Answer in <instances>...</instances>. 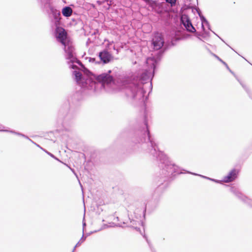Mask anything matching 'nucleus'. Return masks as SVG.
<instances>
[{
	"mask_svg": "<svg viewBox=\"0 0 252 252\" xmlns=\"http://www.w3.org/2000/svg\"><path fill=\"white\" fill-rule=\"evenodd\" d=\"M163 53V52L159 51L155 55L147 58L146 63L149 68L145 69L139 76L114 78L110 74L112 72L111 70L98 75L94 74L83 75L79 71L75 70L73 74L82 91H88L89 94L98 92L104 89L105 85L114 89H126V94L132 99L133 104L144 110L142 122L135 126L129 132L131 135V141L135 144H141L143 149L147 148L145 149L147 152L156 158L160 176H176L182 173L181 170L159 150L157 144L150 134L146 107L148 97L145 96L146 91L143 88L144 84L150 81V87L152 88L151 81Z\"/></svg>",
	"mask_w": 252,
	"mask_h": 252,
	"instance_id": "1",
	"label": "nucleus"
},
{
	"mask_svg": "<svg viewBox=\"0 0 252 252\" xmlns=\"http://www.w3.org/2000/svg\"><path fill=\"white\" fill-rule=\"evenodd\" d=\"M54 35L57 40L64 46V50L66 53V59L68 61L67 63L70 68L76 69L77 66L74 63L79 65H82V63L76 57L74 52V48L68 39L67 34L65 29L60 25L56 26Z\"/></svg>",
	"mask_w": 252,
	"mask_h": 252,
	"instance_id": "2",
	"label": "nucleus"
},
{
	"mask_svg": "<svg viewBox=\"0 0 252 252\" xmlns=\"http://www.w3.org/2000/svg\"><path fill=\"white\" fill-rule=\"evenodd\" d=\"M82 97L81 94L78 92H76L68 101L65 102L60 108L59 111V119L60 120L61 124L66 129V126L68 124V121L73 118L71 113L69 112L70 107V102L72 103H75L81 100Z\"/></svg>",
	"mask_w": 252,
	"mask_h": 252,
	"instance_id": "3",
	"label": "nucleus"
},
{
	"mask_svg": "<svg viewBox=\"0 0 252 252\" xmlns=\"http://www.w3.org/2000/svg\"><path fill=\"white\" fill-rule=\"evenodd\" d=\"M164 40L161 33L158 32L155 33L153 38L152 40V44L153 46L154 49L158 50L156 54L159 51H162L164 53L167 48L163 49H161L163 46ZM164 53H163V54Z\"/></svg>",
	"mask_w": 252,
	"mask_h": 252,
	"instance_id": "4",
	"label": "nucleus"
},
{
	"mask_svg": "<svg viewBox=\"0 0 252 252\" xmlns=\"http://www.w3.org/2000/svg\"><path fill=\"white\" fill-rule=\"evenodd\" d=\"M123 224L125 225V226H123L122 223L116 224H115V226L120 227H131L136 230L137 231L140 232V228L139 227V226L140 224V221L134 220L133 219H131L129 216H128V218L127 219L123 220Z\"/></svg>",
	"mask_w": 252,
	"mask_h": 252,
	"instance_id": "5",
	"label": "nucleus"
},
{
	"mask_svg": "<svg viewBox=\"0 0 252 252\" xmlns=\"http://www.w3.org/2000/svg\"><path fill=\"white\" fill-rule=\"evenodd\" d=\"M230 191L243 203L252 208V199L242 194L238 188L232 187L230 188Z\"/></svg>",
	"mask_w": 252,
	"mask_h": 252,
	"instance_id": "6",
	"label": "nucleus"
},
{
	"mask_svg": "<svg viewBox=\"0 0 252 252\" xmlns=\"http://www.w3.org/2000/svg\"><path fill=\"white\" fill-rule=\"evenodd\" d=\"M180 22L187 31L190 32H196L195 28L193 26L189 17L187 15L183 16L180 19Z\"/></svg>",
	"mask_w": 252,
	"mask_h": 252,
	"instance_id": "7",
	"label": "nucleus"
},
{
	"mask_svg": "<svg viewBox=\"0 0 252 252\" xmlns=\"http://www.w3.org/2000/svg\"><path fill=\"white\" fill-rule=\"evenodd\" d=\"M98 56L100 59L99 63L107 64L111 62L113 59V56L109 51H106V50H102L98 54Z\"/></svg>",
	"mask_w": 252,
	"mask_h": 252,
	"instance_id": "8",
	"label": "nucleus"
},
{
	"mask_svg": "<svg viewBox=\"0 0 252 252\" xmlns=\"http://www.w3.org/2000/svg\"><path fill=\"white\" fill-rule=\"evenodd\" d=\"M152 203L153 202L152 201H148L147 202L145 201L141 204V210H139V208H137L136 209L135 211H136L137 213H140L141 212L143 214V217H145L147 211H148L149 213H150L155 210L156 206H151Z\"/></svg>",
	"mask_w": 252,
	"mask_h": 252,
	"instance_id": "9",
	"label": "nucleus"
},
{
	"mask_svg": "<svg viewBox=\"0 0 252 252\" xmlns=\"http://www.w3.org/2000/svg\"><path fill=\"white\" fill-rule=\"evenodd\" d=\"M238 175V170L233 168L223 178L222 181L225 183L233 182L237 178Z\"/></svg>",
	"mask_w": 252,
	"mask_h": 252,
	"instance_id": "10",
	"label": "nucleus"
},
{
	"mask_svg": "<svg viewBox=\"0 0 252 252\" xmlns=\"http://www.w3.org/2000/svg\"><path fill=\"white\" fill-rule=\"evenodd\" d=\"M50 11L53 15L55 25L56 26L60 25L61 23V15L60 11L54 8L53 6H50Z\"/></svg>",
	"mask_w": 252,
	"mask_h": 252,
	"instance_id": "11",
	"label": "nucleus"
},
{
	"mask_svg": "<svg viewBox=\"0 0 252 252\" xmlns=\"http://www.w3.org/2000/svg\"><path fill=\"white\" fill-rule=\"evenodd\" d=\"M202 33L197 32L196 31L194 32L195 36L200 40L203 41L200 37H202L204 38H205L207 37L210 36V32L205 30V28L203 25L202 26Z\"/></svg>",
	"mask_w": 252,
	"mask_h": 252,
	"instance_id": "12",
	"label": "nucleus"
},
{
	"mask_svg": "<svg viewBox=\"0 0 252 252\" xmlns=\"http://www.w3.org/2000/svg\"><path fill=\"white\" fill-rule=\"evenodd\" d=\"M62 12L63 16L68 17L71 16L72 9L69 6H65L63 8Z\"/></svg>",
	"mask_w": 252,
	"mask_h": 252,
	"instance_id": "13",
	"label": "nucleus"
},
{
	"mask_svg": "<svg viewBox=\"0 0 252 252\" xmlns=\"http://www.w3.org/2000/svg\"><path fill=\"white\" fill-rule=\"evenodd\" d=\"M197 11L199 16L200 17V20L201 21V27L204 24H208V21L206 18L201 14V12L198 8L195 9Z\"/></svg>",
	"mask_w": 252,
	"mask_h": 252,
	"instance_id": "14",
	"label": "nucleus"
},
{
	"mask_svg": "<svg viewBox=\"0 0 252 252\" xmlns=\"http://www.w3.org/2000/svg\"><path fill=\"white\" fill-rule=\"evenodd\" d=\"M97 231L95 230L94 231V232H96ZM93 233H94V232H91L90 233H87L86 234V236H84V234H83L82 237H81V238L80 239L79 241L76 244V245L74 247L73 251H75V250L77 247H78L79 246H80L82 243H83L84 241H85L87 236H89L91 234H92Z\"/></svg>",
	"mask_w": 252,
	"mask_h": 252,
	"instance_id": "15",
	"label": "nucleus"
},
{
	"mask_svg": "<svg viewBox=\"0 0 252 252\" xmlns=\"http://www.w3.org/2000/svg\"><path fill=\"white\" fill-rule=\"evenodd\" d=\"M211 54L214 56L215 58H216L222 64H223L226 67V68L231 73H233V71L230 69L229 66H228L227 64L224 62L222 59H221L219 57H218L217 55L215 54L214 53H213L211 52Z\"/></svg>",
	"mask_w": 252,
	"mask_h": 252,
	"instance_id": "16",
	"label": "nucleus"
},
{
	"mask_svg": "<svg viewBox=\"0 0 252 252\" xmlns=\"http://www.w3.org/2000/svg\"><path fill=\"white\" fill-rule=\"evenodd\" d=\"M190 173L193 174V175H198L197 174H196V173H191L190 172ZM199 176H200L201 177L204 178H205V179H208L209 180H211L212 181H213L215 183H221L222 181V180H217V179H212V178H209V177H206V176H202V175H199Z\"/></svg>",
	"mask_w": 252,
	"mask_h": 252,
	"instance_id": "17",
	"label": "nucleus"
},
{
	"mask_svg": "<svg viewBox=\"0 0 252 252\" xmlns=\"http://www.w3.org/2000/svg\"><path fill=\"white\" fill-rule=\"evenodd\" d=\"M241 85H242L243 89L245 90V91L247 93L248 95L250 98H252V92L251 90L245 84H243L242 83H240Z\"/></svg>",
	"mask_w": 252,
	"mask_h": 252,
	"instance_id": "18",
	"label": "nucleus"
},
{
	"mask_svg": "<svg viewBox=\"0 0 252 252\" xmlns=\"http://www.w3.org/2000/svg\"><path fill=\"white\" fill-rule=\"evenodd\" d=\"M37 146L39 147L40 149H41L43 151H44L46 154H47L49 156H50L51 157H52V158L55 159L56 160H58L59 161H60V160H59V159L58 158H57L56 157H55L53 154L49 152L48 151H47L45 149H43L42 148H41L39 145H37Z\"/></svg>",
	"mask_w": 252,
	"mask_h": 252,
	"instance_id": "19",
	"label": "nucleus"
},
{
	"mask_svg": "<svg viewBox=\"0 0 252 252\" xmlns=\"http://www.w3.org/2000/svg\"><path fill=\"white\" fill-rule=\"evenodd\" d=\"M104 41H107L108 43L105 45V47L103 50H106V51H109L111 49V46L113 43V41L110 42L108 40L105 39Z\"/></svg>",
	"mask_w": 252,
	"mask_h": 252,
	"instance_id": "20",
	"label": "nucleus"
},
{
	"mask_svg": "<svg viewBox=\"0 0 252 252\" xmlns=\"http://www.w3.org/2000/svg\"><path fill=\"white\" fill-rule=\"evenodd\" d=\"M86 59H88L89 62L92 63H94L95 64L99 63V62H96L95 58L92 57H86Z\"/></svg>",
	"mask_w": 252,
	"mask_h": 252,
	"instance_id": "21",
	"label": "nucleus"
},
{
	"mask_svg": "<svg viewBox=\"0 0 252 252\" xmlns=\"http://www.w3.org/2000/svg\"><path fill=\"white\" fill-rule=\"evenodd\" d=\"M206 25L207 26L208 29L209 30H210L214 34H215L216 35H217L221 40H222L223 42H224V41L217 34H216L214 31H212L211 29V26L210 25L209 23L208 22V24H206Z\"/></svg>",
	"mask_w": 252,
	"mask_h": 252,
	"instance_id": "22",
	"label": "nucleus"
},
{
	"mask_svg": "<svg viewBox=\"0 0 252 252\" xmlns=\"http://www.w3.org/2000/svg\"><path fill=\"white\" fill-rule=\"evenodd\" d=\"M166 2L169 3L171 6H174L176 5V0H165Z\"/></svg>",
	"mask_w": 252,
	"mask_h": 252,
	"instance_id": "23",
	"label": "nucleus"
},
{
	"mask_svg": "<svg viewBox=\"0 0 252 252\" xmlns=\"http://www.w3.org/2000/svg\"><path fill=\"white\" fill-rule=\"evenodd\" d=\"M190 8H192L191 6L190 5V4H186V3H185L183 7H182V9L185 10H188V9H189Z\"/></svg>",
	"mask_w": 252,
	"mask_h": 252,
	"instance_id": "24",
	"label": "nucleus"
},
{
	"mask_svg": "<svg viewBox=\"0 0 252 252\" xmlns=\"http://www.w3.org/2000/svg\"><path fill=\"white\" fill-rule=\"evenodd\" d=\"M9 132L12 133H14L15 134H16V135H19V136H24V134H23L22 133H20V132H16V131H14V130H10V131H9Z\"/></svg>",
	"mask_w": 252,
	"mask_h": 252,
	"instance_id": "25",
	"label": "nucleus"
},
{
	"mask_svg": "<svg viewBox=\"0 0 252 252\" xmlns=\"http://www.w3.org/2000/svg\"><path fill=\"white\" fill-rule=\"evenodd\" d=\"M24 136H22V137H24L25 138H26V139H28L29 140H30V141H31L32 143H34V144H35V145H37V144H36L35 143H34V142L32 140H31L30 138H29V137L28 136H27V135H25V134H24Z\"/></svg>",
	"mask_w": 252,
	"mask_h": 252,
	"instance_id": "26",
	"label": "nucleus"
},
{
	"mask_svg": "<svg viewBox=\"0 0 252 252\" xmlns=\"http://www.w3.org/2000/svg\"><path fill=\"white\" fill-rule=\"evenodd\" d=\"M85 219V218L84 217V219H83V220H84ZM86 222L83 220V234H84V229H85V227H86Z\"/></svg>",
	"mask_w": 252,
	"mask_h": 252,
	"instance_id": "27",
	"label": "nucleus"
},
{
	"mask_svg": "<svg viewBox=\"0 0 252 252\" xmlns=\"http://www.w3.org/2000/svg\"><path fill=\"white\" fill-rule=\"evenodd\" d=\"M91 42L92 41L91 39L90 38H88L86 42V45L88 46L91 43Z\"/></svg>",
	"mask_w": 252,
	"mask_h": 252,
	"instance_id": "28",
	"label": "nucleus"
},
{
	"mask_svg": "<svg viewBox=\"0 0 252 252\" xmlns=\"http://www.w3.org/2000/svg\"><path fill=\"white\" fill-rule=\"evenodd\" d=\"M129 133L127 129H124L121 133V134L124 135L125 133Z\"/></svg>",
	"mask_w": 252,
	"mask_h": 252,
	"instance_id": "29",
	"label": "nucleus"
},
{
	"mask_svg": "<svg viewBox=\"0 0 252 252\" xmlns=\"http://www.w3.org/2000/svg\"><path fill=\"white\" fill-rule=\"evenodd\" d=\"M113 49L114 50H116V51H117V53H118L119 52V50H118V49H116V48H115V46H113Z\"/></svg>",
	"mask_w": 252,
	"mask_h": 252,
	"instance_id": "30",
	"label": "nucleus"
},
{
	"mask_svg": "<svg viewBox=\"0 0 252 252\" xmlns=\"http://www.w3.org/2000/svg\"><path fill=\"white\" fill-rule=\"evenodd\" d=\"M71 170L73 172V173L77 176V174L75 173V172L74 171V169H71Z\"/></svg>",
	"mask_w": 252,
	"mask_h": 252,
	"instance_id": "31",
	"label": "nucleus"
},
{
	"mask_svg": "<svg viewBox=\"0 0 252 252\" xmlns=\"http://www.w3.org/2000/svg\"><path fill=\"white\" fill-rule=\"evenodd\" d=\"M136 63H137L136 61L132 62V64H133V65L136 64Z\"/></svg>",
	"mask_w": 252,
	"mask_h": 252,
	"instance_id": "32",
	"label": "nucleus"
},
{
	"mask_svg": "<svg viewBox=\"0 0 252 252\" xmlns=\"http://www.w3.org/2000/svg\"><path fill=\"white\" fill-rule=\"evenodd\" d=\"M174 45V44L173 43V41L171 42V46H173Z\"/></svg>",
	"mask_w": 252,
	"mask_h": 252,
	"instance_id": "33",
	"label": "nucleus"
},
{
	"mask_svg": "<svg viewBox=\"0 0 252 252\" xmlns=\"http://www.w3.org/2000/svg\"><path fill=\"white\" fill-rule=\"evenodd\" d=\"M229 47L231 48V49L233 50V51H234L235 52H236L232 48H231L230 46H229Z\"/></svg>",
	"mask_w": 252,
	"mask_h": 252,
	"instance_id": "34",
	"label": "nucleus"
},
{
	"mask_svg": "<svg viewBox=\"0 0 252 252\" xmlns=\"http://www.w3.org/2000/svg\"><path fill=\"white\" fill-rule=\"evenodd\" d=\"M0 131H8L7 130H1Z\"/></svg>",
	"mask_w": 252,
	"mask_h": 252,
	"instance_id": "35",
	"label": "nucleus"
},
{
	"mask_svg": "<svg viewBox=\"0 0 252 252\" xmlns=\"http://www.w3.org/2000/svg\"><path fill=\"white\" fill-rule=\"evenodd\" d=\"M116 219L117 220H119V217H117L116 218Z\"/></svg>",
	"mask_w": 252,
	"mask_h": 252,
	"instance_id": "36",
	"label": "nucleus"
},
{
	"mask_svg": "<svg viewBox=\"0 0 252 252\" xmlns=\"http://www.w3.org/2000/svg\"><path fill=\"white\" fill-rule=\"evenodd\" d=\"M74 251H73V250L72 252H74Z\"/></svg>",
	"mask_w": 252,
	"mask_h": 252,
	"instance_id": "37",
	"label": "nucleus"
}]
</instances>
